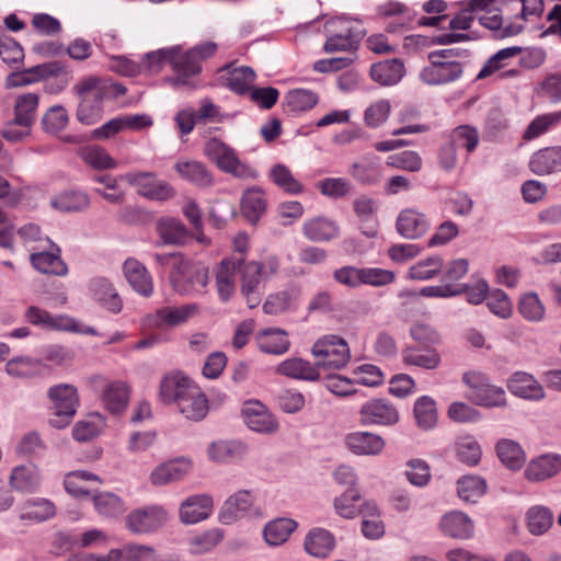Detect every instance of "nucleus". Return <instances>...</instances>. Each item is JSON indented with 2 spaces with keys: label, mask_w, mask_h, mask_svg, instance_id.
Listing matches in <instances>:
<instances>
[{
  "label": "nucleus",
  "mask_w": 561,
  "mask_h": 561,
  "mask_svg": "<svg viewBox=\"0 0 561 561\" xmlns=\"http://www.w3.org/2000/svg\"><path fill=\"white\" fill-rule=\"evenodd\" d=\"M560 121L561 112L540 115L530 122L524 131L523 138L525 140H533L545 134L551 126L558 124Z\"/></svg>",
  "instance_id": "nucleus-59"
},
{
  "label": "nucleus",
  "mask_w": 561,
  "mask_h": 561,
  "mask_svg": "<svg viewBox=\"0 0 561 561\" xmlns=\"http://www.w3.org/2000/svg\"><path fill=\"white\" fill-rule=\"evenodd\" d=\"M256 343L261 352L282 355L289 350L290 342L287 333L280 329L268 328L256 335Z\"/></svg>",
  "instance_id": "nucleus-33"
},
{
  "label": "nucleus",
  "mask_w": 561,
  "mask_h": 561,
  "mask_svg": "<svg viewBox=\"0 0 561 561\" xmlns=\"http://www.w3.org/2000/svg\"><path fill=\"white\" fill-rule=\"evenodd\" d=\"M360 422L364 425L390 426L399 422V412L394 405L385 399H371L359 410Z\"/></svg>",
  "instance_id": "nucleus-9"
},
{
  "label": "nucleus",
  "mask_w": 561,
  "mask_h": 561,
  "mask_svg": "<svg viewBox=\"0 0 561 561\" xmlns=\"http://www.w3.org/2000/svg\"><path fill=\"white\" fill-rule=\"evenodd\" d=\"M30 260L34 268L43 274L65 276L68 273L67 264L58 254L51 252H37L32 253Z\"/></svg>",
  "instance_id": "nucleus-44"
},
{
  "label": "nucleus",
  "mask_w": 561,
  "mask_h": 561,
  "mask_svg": "<svg viewBox=\"0 0 561 561\" xmlns=\"http://www.w3.org/2000/svg\"><path fill=\"white\" fill-rule=\"evenodd\" d=\"M176 405L184 417L192 421L203 420L209 410L208 400L197 386L190 389Z\"/></svg>",
  "instance_id": "nucleus-26"
},
{
  "label": "nucleus",
  "mask_w": 561,
  "mask_h": 561,
  "mask_svg": "<svg viewBox=\"0 0 561 561\" xmlns=\"http://www.w3.org/2000/svg\"><path fill=\"white\" fill-rule=\"evenodd\" d=\"M353 207L359 221L367 225V229L363 226V233L367 237H375L377 229L375 226H369L370 222L376 221L377 205L375 199L360 196L353 202Z\"/></svg>",
  "instance_id": "nucleus-47"
},
{
  "label": "nucleus",
  "mask_w": 561,
  "mask_h": 561,
  "mask_svg": "<svg viewBox=\"0 0 561 561\" xmlns=\"http://www.w3.org/2000/svg\"><path fill=\"white\" fill-rule=\"evenodd\" d=\"M81 159L96 170H108L116 167V161L105 149L99 146H87L80 151Z\"/></svg>",
  "instance_id": "nucleus-55"
},
{
  "label": "nucleus",
  "mask_w": 561,
  "mask_h": 561,
  "mask_svg": "<svg viewBox=\"0 0 561 561\" xmlns=\"http://www.w3.org/2000/svg\"><path fill=\"white\" fill-rule=\"evenodd\" d=\"M167 520V512L160 506H147L133 511L126 517L127 528L135 534H147L160 528Z\"/></svg>",
  "instance_id": "nucleus-8"
},
{
  "label": "nucleus",
  "mask_w": 561,
  "mask_h": 561,
  "mask_svg": "<svg viewBox=\"0 0 561 561\" xmlns=\"http://www.w3.org/2000/svg\"><path fill=\"white\" fill-rule=\"evenodd\" d=\"M296 528L297 523L294 519L276 518L264 527V539L270 546H279L287 541Z\"/></svg>",
  "instance_id": "nucleus-45"
},
{
  "label": "nucleus",
  "mask_w": 561,
  "mask_h": 561,
  "mask_svg": "<svg viewBox=\"0 0 561 561\" xmlns=\"http://www.w3.org/2000/svg\"><path fill=\"white\" fill-rule=\"evenodd\" d=\"M213 508V499L206 494L187 497L180 507L181 520L185 524H195L206 519Z\"/></svg>",
  "instance_id": "nucleus-21"
},
{
  "label": "nucleus",
  "mask_w": 561,
  "mask_h": 561,
  "mask_svg": "<svg viewBox=\"0 0 561 561\" xmlns=\"http://www.w3.org/2000/svg\"><path fill=\"white\" fill-rule=\"evenodd\" d=\"M244 263L243 257H226L216 270V288L221 301L230 300L236 290L234 274Z\"/></svg>",
  "instance_id": "nucleus-11"
},
{
  "label": "nucleus",
  "mask_w": 561,
  "mask_h": 561,
  "mask_svg": "<svg viewBox=\"0 0 561 561\" xmlns=\"http://www.w3.org/2000/svg\"><path fill=\"white\" fill-rule=\"evenodd\" d=\"M458 495L462 501L476 503L486 491L484 479L478 476H465L457 482Z\"/></svg>",
  "instance_id": "nucleus-52"
},
{
  "label": "nucleus",
  "mask_w": 561,
  "mask_h": 561,
  "mask_svg": "<svg viewBox=\"0 0 561 561\" xmlns=\"http://www.w3.org/2000/svg\"><path fill=\"white\" fill-rule=\"evenodd\" d=\"M124 274L131 288L144 297H149L153 293L152 277L146 266L135 259L125 261Z\"/></svg>",
  "instance_id": "nucleus-16"
},
{
  "label": "nucleus",
  "mask_w": 561,
  "mask_h": 561,
  "mask_svg": "<svg viewBox=\"0 0 561 561\" xmlns=\"http://www.w3.org/2000/svg\"><path fill=\"white\" fill-rule=\"evenodd\" d=\"M428 228L426 216L413 208L401 210L396 221L398 233L405 239H419L427 232Z\"/></svg>",
  "instance_id": "nucleus-14"
},
{
  "label": "nucleus",
  "mask_w": 561,
  "mask_h": 561,
  "mask_svg": "<svg viewBox=\"0 0 561 561\" xmlns=\"http://www.w3.org/2000/svg\"><path fill=\"white\" fill-rule=\"evenodd\" d=\"M444 534L453 538L467 539L473 534L472 520L460 512L446 514L440 522Z\"/></svg>",
  "instance_id": "nucleus-36"
},
{
  "label": "nucleus",
  "mask_w": 561,
  "mask_h": 561,
  "mask_svg": "<svg viewBox=\"0 0 561 561\" xmlns=\"http://www.w3.org/2000/svg\"><path fill=\"white\" fill-rule=\"evenodd\" d=\"M205 156L213 161L222 172L230 167L237 157L234 150L219 138L208 139L204 146Z\"/></svg>",
  "instance_id": "nucleus-41"
},
{
  "label": "nucleus",
  "mask_w": 561,
  "mask_h": 561,
  "mask_svg": "<svg viewBox=\"0 0 561 561\" xmlns=\"http://www.w3.org/2000/svg\"><path fill=\"white\" fill-rule=\"evenodd\" d=\"M276 373L293 379L316 381L320 374L318 367L302 358L293 357L282 362L276 367Z\"/></svg>",
  "instance_id": "nucleus-30"
},
{
  "label": "nucleus",
  "mask_w": 561,
  "mask_h": 561,
  "mask_svg": "<svg viewBox=\"0 0 561 561\" xmlns=\"http://www.w3.org/2000/svg\"><path fill=\"white\" fill-rule=\"evenodd\" d=\"M367 513L364 515L362 531L366 538L377 539L385 533L382 522L376 516L377 506L374 502L365 504Z\"/></svg>",
  "instance_id": "nucleus-61"
},
{
  "label": "nucleus",
  "mask_w": 561,
  "mask_h": 561,
  "mask_svg": "<svg viewBox=\"0 0 561 561\" xmlns=\"http://www.w3.org/2000/svg\"><path fill=\"white\" fill-rule=\"evenodd\" d=\"M90 388L100 393L104 407L113 414L122 413L129 401V386L122 380L110 381L100 375L88 378Z\"/></svg>",
  "instance_id": "nucleus-5"
},
{
  "label": "nucleus",
  "mask_w": 561,
  "mask_h": 561,
  "mask_svg": "<svg viewBox=\"0 0 561 561\" xmlns=\"http://www.w3.org/2000/svg\"><path fill=\"white\" fill-rule=\"evenodd\" d=\"M553 524L552 512L543 506H534L527 513V526L533 535H542Z\"/></svg>",
  "instance_id": "nucleus-56"
},
{
  "label": "nucleus",
  "mask_w": 561,
  "mask_h": 561,
  "mask_svg": "<svg viewBox=\"0 0 561 561\" xmlns=\"http://www.w3.org/2000/svg\"><path fill=\"white\" fill-rule=\"evenodd\" d=\"M350 174L363 185H376L381 180V167L377 157L364 158L351 165Z\"/></svg>",
  "instance_id": "nucleus-37"
},
{
  "label": "nucleus",
  "mask_w": 561,
  "mask_h": 561,
  "mask_svg": "<svg viewBox=\"0 0 561 561\" xmlns=\"http://www.w3.org/2000/svg\"><path fill=\"white\" fill-rule=\"evenodd\" d=\"M0 56L8 65L16 64L24 58L22 46L4 30H0Z\"/></svg>",
  "instance_id": "nucleus-62"
},
{
  "label": "nucleus",
  "mask_w": 561,
  "mask_h": 561,
  "mask_svg": "<svg viewBox=\"0 0 561 561\" xmlns=\"http://www.w3.org/2000/svg\"><path fill=\"white\" fill-rule=\"evenodd\" d=\"M180 50L181 48L176 46V53L174 54V59H172L175 76L171 77L169 81L174 87L195 88L193 78L201 72V62L214 56L217 50V45L213 42H207L183 54H181Z\"/></svg>",
  "instance_id": "nucleus-2"
},
{
  "label": "nucleus",
  "mask_w": 561,
  "mask_h": 561,
  "mask_svg": "<svg viewBox=\"0 0 561 561\" xmlns=\"http://www.w3.org/2000/svg\"><path fill=\"white\" fill-rule=\"evenodd\" d=\"M90 289L94 298L108 311L117 313L122 310V299L106 278H93L90 282Z\"/></svg>",
  "instance_id": "nucleus-34"
},
{
  "label": "nucleus",
  "mask_w": 561,
  "mask_h": 561,
  "mask_svg": "<svg viewBox=\"0 0 561 561\" xmlns=\"http://www.w3.org/2000/svg\"><path fill=\"white\" fill-rule=\"evenodd\" d=\"M345 445L355 455L376 456L383 450L386 443L378 434L358 431L345 436Z\"/></svg>",
  "instance_id": "nucleus-13"
},
{
  "label": "nucleus",
  "mask_w": 561,
  "mask_h": 561,
  "mask_svg": "<svg viewBox=\"0 0 561 561\" xmlns=\"http://www.w3.org/2000/svg\"><path fill=\"white\" fill-rule=\"evenodd\" d=\"M158 231L163 242L168 244H184L190 237L185 225L175 218L161 219Z\"/></svg>",
  "instance_id": "nucleus-46"
},
{
  "label": "nucleus",
  "mask_w": 561,
  "mask_h": 561,
  "mask_svg": "<svg viewBox=\"0 0 561 561\" xmlns=\"http://www.w3.org/2000/svg\"><path fill=\"white\" fill-rule=\"evenodd\" d=\"M404 64L398 58L379 61L370 68L371 79L381 85L398 83L404 76Z\"/></svg>",
  "instance_id": "nucleus-27"
},
{
  "label": "nucleus",
  "mask_w": 561,
  "mask_h": 561,
  "mask_svg": "<svg viewBox=\"0 0 561 561\" xmlns=\"http://www.w3.org/2000/svg\"><path fill=\"white\" fill-rule=\"evenodd\" d=\"M169 278L173 289L181 295L202 293L209 282L208 268L185 257L175 271L170 272Z\"/></svg>",
  "instance_id": "nucleus-4"
},
{
  "label": "nucleus",
  "mask_w": 561,
  "mask_h": 561,
  "mask_svg": "<svg viewBox=\"0 0 561 561\" xmlns=\"http://www.w3.org/2000/svg\"><path fill=\"white\" fill-rule=\"evenodd\" d=\"M304 234L313 242L329 241L340 233L337 225L328 218H313L304 225Z\"/></svg>",
  "instance_id": "nucleus-39"
},
{
  "label": "nucleus",
  "mask_w": 561,
  "mask_h": 561,
  "mask_svg": "<svg viewBox=\"0 0 561 561\" xmlns=\"http://www.w3.org/2000/svg\"><path fill=\"white\" fill-rule=\"evenodd\" d=\"M463 73V66L459 61H434L425 67L421 73V80L427 84H447L458 80Z\"/></svg>",
  "instance_id": "nucleus-10"
},
{
  "label": "nucleus",
  "mask_w": 561,
  "mask_h": 561,
  "mask_svg": "<svg viewBox=\"0 0 561 561\" xmlns=\"http://www.w3.org/2000/svg\"><path fill=\"white\" fill-rule=\"evenodd\" d=\"M319 369H342L350 362L351 353L347 342L334 334L324 335L316 341L311 348Z\"/></svg>",
  "instance_id": "nucleus-3"
},
{
  "label": "nucleus",
  "mask_w": 561,
  "mask_h": 561,
  "mask_svg": "<svg viewBox=\"0 0 561 561\" xmlns=\"http://www.w3.org/2000/svg\"><path fill=\"white\" fill-rule=\"evenodd\" d=\"M253 505V496L248 490H240L225 501L220 508L219 519L222 524H232L243 517Z\"/></svg>",
  "instance_id": "nucleus-17"
},
{
  "label": "nucleus",
  "mask_w": 561,
  "mask_h": 561,
  "mask_svg": "<svg viewBox=\"0 0 561 561\" xmlns=\"http://www.w3.org/2000/svg\"><path fill=\"white\" fill-rule=\"evenodd\" d=\"M471 398L474 403L488 408L505 407L507 403L504 389L490 382L485 383L476 394H471Z\"/></svg>",
  "instance_id": "nucleus-57"
},
{
  "label": "nucleus",
  "mask_w": 561,
  "mask_h": 561,
  "mask_svg": "<svg viewBox=\"0 0 561 561\" xmlns=\"http://www.w3.org/2000/svg\"><path fill=\"white\" fill-rule=\"evenodd\" d=\"M500 460L510 469H520L525 462V454L518 443L512 439H501L496 444Z\"/></svg>",
  "instance_id": "nucleus-48"
},
{
  "label": "nucleus",
  "mask_w": 561,
  "mask_h": 561,
  "mask_svg": "<svg viewBox=\"0 0 561 561\" xmlns=\"http://www.w3.org/2000/svg\"><path fill=\"white\" fill-rule=\"evenodd\" d=\"M414 416L421 428H433L437 422L435 401L427 396H423L417 399L414 404Z\"/></svg>",
  "instance_id": "nucleus-54"
},
{
  "label": "nucleus",
  "mask_w": 561,
  "mask_h": 561,
  "mask_svg": "<svg viewBox=\"0 0 561 561\" xmlns=\"http://www.w3.org/2000/svg\"><path fill=\"white\" fill-rule=\"evenodd\" d=\"M334 548V538L325 529L316 528L311 530L306 540V551L316 558H325Z\"/></svg>",
  "instance_id": "nucleus-42"
},
{
  "label": "nucleus",
  "mask_w": 561,
  "mask_h": 561,
  "mask_svg": "<svg viewBox=\"0 0 561 561\" xmlns=\"http://www.w3.org/2000/svg\"><path fill=\"white\" fill-rule=\"evenodd\" d=\"M443 270V259L438 255L422 260L409 270V275L412 279L426 280L433 278Z\"/></svg>",
  "instance_id": "nucleus-58"
},
{
  "label": "nucleus",
  "mask_w": 561,
  "mask_h": 561,
  "mask_svg": "<svg viewBox=\"0 0 561 561\" xmlns=\"http://www.w3.org/2000/svg\"><path fill=\"white\" fill-rule=\"evenodd\" d=\"M55 514L56 507L53 502L47 499H32L23 503L20 519L42 523L54 517Z\"/></svg>",
  "instance_id": "nucleus-38"
},
{
  "label": "nucleus",
  "mask_w": 561,
  "mask_h": 561,
  "mask_svg": "<svg viewBox=\"0 0 561 561\" xmlns=\"http://www.w3.org/2000/svg\"><path fill=\"white\" fill-rule=\"evenodd\" d=\"M469 268V262L466 259H457L450 261L445 267L443 266L442 283L444 285L454 286L457 295L465 294L467 286L458 283L467 273Z\"/></svg>",
  "instance_id": "nucleus-51"
},
{
  "label": "nucleus",
  "mask_w": 561,
  "mask_h": 561,
  "mask_svg": "<svg viewBox=\"0 0 561 561\" xmlns=\"http://www.w3.org/2000/svg\"><path fill=\"white\" fill-rule=\"evenodd\" d=\"M93 504L96 512L105 517L115 518L125 511L124 503L114 493L101 492L93 495Z\"/></svg>",
  "instance_id": "nucleus-53"
},
{
  "label": "nucleus",
  "mask_w": 561,
  "mask_h": 561,
  "mask_svg": "<svg viewBox=\"0 0 561 561\" xmlns=\"http://www.w3.org/2000/svg\"><path fill=\"white\" fill-rule=\"evenodd\" d=\"M72 91L79 100L76 118L84 125H94L102 118L104 102L125 94L126 88L122 84H113L102 78L90 76L77 82Z\"/></svg>",
  "instance_id": "nucleus-1"
},
{
  "label": "nucleus",
  "mask_w": 561,
  "mask_h": 561,
  "mask_svg": "<svg viewBox=\"0 0 561 561\" xmlns=\"http://www.w3.org/2000/svg\"><path fill=\"white\" fill-rule=\"evenodd\" d=\"M561 470V458L557 455H542L531 460L525 476L529 481H542L557 474Z\"/></svg>",
  "instance_id": "nucleus-29"
},
{
  "label": "nucleus",
  "mask_w": 561,
  "mask_h": 561,
  "mask_svg": "<svg viewBox=\"0 0 561 561\" xmlns=\"http://www.w3.org/2000/svg\"><path fill=\"white\" fill-rule=\"evenodd\" d=\"M345 26L337 34L329 36L324 43L323 50L327 54L339 51L355 53L359 47L360 39L365 36L364 31L355 30L348 20H341Z\"/></svg>",
  "instance_id": "nucleus-12"
},
{
  "label": "nucleus",
  "mask_w": 561,
  "mask_h": 561,
  "mask_svg": "<svg viewBox=\"0 0 561 561\" xmlns=\"http://www.w3.org/2000/svg\"><path fill=\"white\" fill-rule=\"evenodd\" d=\"M194 386L187 377L180 373L169 374L161 380L160 400L164 403L175 402L178 404Z\"/></svg>",
  "instance_id": "nucleus-19"
},
{
  "label": "nucleus",
  "mask_w": 561,
  "mask_h": 561,
  "mask_svg": "<svg viewBox=\"0 0 561 561\" xmlns=\"http://www.w3.org/2000/svg\"><path fill=\"white\" fill-rule=\"evenodd\" d=\"M267 199L260 186L247 188L241 197V213L251 224H256L265 214Z\"/></svg>",
  "instance_id": "nucleus-25"
},
{
  "label": "nucleus",
  "mask_w": 561,
  "mask_h": 561,
  "mask_svg": "<svg viewBox=\"0 0 561 561\" xmlns=\"http://www.w3.org/2000/svg\"><path fill=\"white\" fill-rule=\"evenodd\" d=\"M9 482L18 492L34 493L42 483V476L34 463L21 465L12 469Z\"/></svg>",
  "instance_id": "nucleus-20"
},
{
  "label": "nucleus",
  "mask_w": 561,
  "mask_h": 561,
  "mask_svg": "<svg viewBox=\"0 0 561 561\" xmlns=\"http://www.w3.org/2000/svg\"><path fill=\"white\" fill-rule=\"evenodd\" d=\"M51 205L61 211H82L90 205L89 196L79 191H67L60 193L51 201Z\"/></svg>",
  "instance_id": "nucleus-50"
},
{
  "label": "nucleus",
  "mask_w": 561,
  "mask_h": 561,
  "mask_svg": "<svg viewBox=\"0 0 561 561\" xmlns=\"http://www.w3.org/2000/svg\"><path fill=\"white\" fill-rule=\"evenodd\" d=\"M458 459L468 465L476 466L481 459V447L472 437L460 438L456 445Z\"/></svg>",
  "instance_id": "nucleus-60"
},
{
  "label": "nucleus",
  "mask_w": 561,
  "mask_h": 561,
  "mask_svg": "<svg viewBox=\"0 0 561 561\" xmlns=\"http://www.w3.org/2000/svg\"><path fill=\"white\" fill-rule=\"evenodd\" d=\"M226 71V85L237 94H245L252 89L256 78L254 70L248 66L234 67L233 64L222 68Z\"/></svg>",
  "instance_id": "nucleus-31"
},
{
  "label": "nucleus",
  "mask_w": 561,
  "mask_h": 561,
  "mask_svg": "<svg viewBox=\"0 0 561 561\" xmlns=\"http://www.w3.org/2000/svg\"><path fill=\"white\" fill-rule=\"evenodd\" d=\"M191 470V462L183 458L170 460L156 467L150 481L153 485H164L182 480Z\"/></svg>",
  "instance_id": "nucleus-18"
},
{
  "label": "nucleus",
  "mask_w": 561,
  "mask_h": 561,
  "mask_svg": "<svg viewBox=\"0 0 561 561\" xmlns=\"http://www.w3.org/2000/svg\"><path fill=\"white\" fill-rule=\"evenodd\" d=\"M25 318L30 323L45 329L77 330L71 319L66 317L55 318L46 310L35 306H31L26 309Z\"/></svg>",
  "instance_id": "nucleus-35"
},
{
  "label": "nucleus",
  "mask_w": 561,
  "mask_h": 561,
  "mask_svg": "<svg viewBox=\"0 0 561 561\" xmlns=\"http://www.w3.org/2000/svg\"><path fill=\"white\" fill-rule=\"evenodd\" d=\"M69 121L66 108L61 105L50 107L42 118L44 129L48 133L56 134L67 126Z\"/></svg>",
  "instance_id": "nucleus-63"
},
{
  "label": "nucleus",
  "mask_w": 561,
  "mask_h": 561,
  "mask_svg": "<svg viewBox=\"0 0 561 561\" xmlns=\"http://www.w3.org/2000/svg\"><path fill=\"white\" fill-rule=\"evenodd\" d=\"M174 169L186 181L205 188L214 184L213 173L201 161H179Z\"/></svg>",
  "instance_id": "nucleus-28"
},
{
  "label": "nucleus",
  "mask_w": 561,
  "mask_h": 561,
  "mask_svg": "<svg viewBox=\"0 0 561 561\" xmlns=\"http://www.w3.org/2000/svg\"><path fill=\"white\" fill-rule=\"evenodd\" d=\"M318 103V95L306 89L288 91L283 101L285 112L295 114L311 110Z\"/></svg>",
  "instance_id": "nucleus-43"
},
{
  "label": "nucleus",
  "mask_w": 561,
  "mask_h": 561,
  "mask_svg": "<svg viewBox=\"0 0 561 561\" xmlns=\"http://www.w3.org/2000/svg\"><path fill=\"white\" fill-rule=\"evenodd\" d=\"M508 390L526 400H540L545 397L541 385L529 374L517 371L507 380Z\"/></svg>",
  "instance_id": "nucleus-22"
},
{
  "label": "nucleus",
  "mask_w": 561,
  "mask_h": 561,
  "mask_svg": "<svg viewBox=\"0 0 561 561\" xmlns=\"http://www.w3.org/2000/svg\"><path fill=\"white\" fill-rule=\"evenodd\" d=\"M239 271L241 272V295L245 299L249 308H255L260 305L264 294L261 286L263 265L260 262L251 261L243 263Z\"/></svg>",
  "instance_id": "nucleus-7"
},
{
  "label": "nucleus",
  "mask_w": 561,
  "mask_h": 561,
  "mask_svg": "<svg viewBox=\"0 0 561 561\" xmlns=\"http://www.w3.org/2000/svg\"><path fill=\"white\" fill-rule=\"evenodd\" d=\"M529 169L537 175H547L561 170V147H547L536 151L529 160Z\"/></svg>",
  "instance_id": "nucleus-23"
},
{
  "label": "nucleus",
  "mask_w": 561,
  "mask_h": 561,
  "mask_svg": "<svg viewBox=\"0 0 561 561\" xmlns=\"http://www.w3.org/2000/svg\"><path fill=\"white\" fill-rule=\"evenodd\" d=\"M118 561H157L154 551L151 547L141 545H128L121 549Z\"/></svg>",
  "instance_id": "nucleus-64"
},
{
  "label": "nucleus",
  "mask_w": 561,
  "mask_h": 561,
  "mask_svg": "<svg viewBox=\"0 0 561 561\" xmlns=\"http://www.w3.org/2000/svg\"><path fill=\"white\" fill-rule=\"evenodd\" d=\"M197 311L194 304L183 305L181 307H162L152 316V323L157 328H173L185 323Z\"/></svg>",
  "instance_id": "nucleus-24"
},
{
  "label": "nucleus",
  "mask_w": 561,
  "mask_h": 561,
  "mask_svg": "<svg viewBox=\"0 0 561 561\" xmlns=\"http://www.w3.org/2000/svg\"><path fill=\"white\" fill-rule=\"evenodd\" d=\"M272 182L288 194H300L304 192V185L294 176L288 167L275 164L270 171Z\"/></svg>",
  "instance_id": "nucleus-49"
},
{
  "label": "nucleus",
  "mask_w": 561,
  "mask_h": 561,
  "mask_svg": "<svg viewBox=\"0 0 561 561\" xmlns=\"http://www.w3.org/2000/svg\"><path fill=\"white\" fill-rule=\"evenodd\" d=\"M37 106V94L25 93L18 96L14 104V123L19 127L30 128L35 119Z\"/></svg>",
  "instance_id": "nucleus-40"
},
{
  "label": "nucleus",
  "mask_w": 561,
  "mask_h": 561,
  "mask_svg": "<svg viewBox=\"0 0 561 561\" xmlns=\"http://www.w3.org/2000/svg\"><path fill=\"white\" fill-rule=\"evenodd\" d=\"M402 360L405 365L433 370L438 368L442 358L438 351L433 347L421 348L417 346H407L402 351Z\"/></svg>",
  "instance_id": "nucleus-32"
},
{
  "label": "nucleus",
  "mask_w": 561,
  "mask_h": 561,
  "mask_svg": "<svg viewBox=\"0 0 561 561\" xmlns=\"http://www.w3.org/2000/svg\"><path fill=\"white\" fill-rule=\"evenodd\" d=\"M48 398L53 402L55 415L49 420L51 426L62 428L67 426L77 412L79 398L77 388L69 383H61L48 390Z\"/></svg>",
  "instance_id": "nucleus-6"
},
{
  "label": "nucleus",
  "mask_w": 561,
  "mask_h": 561,
  "mask_svg": "<svg viewBox=\"0 0 561 561\" xmlns=\"http://www.w3.org/2000/svg\"><path fill=\"white\" fill-rule=\"evenodd\" d=\"M242 414L247 425L259 433H274L278 424L266 407L260 401H250L244 404Z\"/></svg>",
  "instance_id": "nucleus-15"
}]
</instances>
